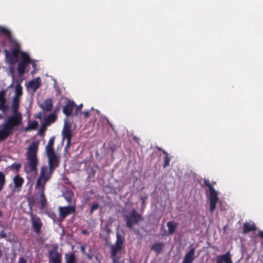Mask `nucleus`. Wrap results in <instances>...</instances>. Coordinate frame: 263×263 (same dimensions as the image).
I'll return each mask as SVG.
<instances>
[{
  "mask_svg": "<svg viewBox=\"0 0 263 263\" xmlns=\"http://www.w3.org/2000/svg\"><path fill=\"white\" fill-rule=\"evenodd\" d=\"M47 215L52 219L54 221H55L57 220V217L56 214L52 211L49 210L46 212Z\"/></svg>",
  "mask_w": 263,
  "mask_h": 263,
  "instance_id": "37",
  "label": "nucleus"
},
{
  "mask_svg": "<svg viewBox=\"0 0 263 263\" xmlns=\"http://www.w3.org/2000/svg\"><path fill=\"white\" fill-rule=\"evenodd\" d=\"M30 221L32 228L34 232L36 234L39 235L43 226V222L41 219L39 217L31 214H30Z\"/></svg>",
  "mask_w": 263,
  "mask_h": 263,
  "instance_id": "8",
  "label": "nucleus"
},
{
  "mask_svg": "<svg viewBox=\"0 0 263 263\" xmlns=\"http://www.w3.org/2000/svg\"><path fill=\"white\" fill-rule=\"evenodd\" d=\"M21 55L22 60L20 62H23L26 64L29 65L31 61L29 55L27 53L23 51H22Z\"/></svg>",
  "mask_w": 263,
  "mask_h": 263,
  "instance_id": "28",
  "label": "nucleus"
},
{
  "mask_svg": "<svg viewBox=\"0 0 263 263\" xmlns=\"http://www.w3.org/2000/svg\"><path fill=\"white\" fill-rule=\"evenodd\" d=\"M34 71H32L31 72V73H32V74H33V73H34Z\"/></svg>",
  "mask_w": 263,
  "mask_h": 263,
  "instance_id": "60",
  "label": "nucleus"
},
{
  "mask_svg": "<svg viewBox=\"0 0 263 263\" xmlns=\"http://www.w3.org/2000/svg\"><path fill=\"white\" fill-rule=\"evenodd\" d=\"M157 148L159 151H161L162 153L164 155L163 157V164H169L172 157L171 155L165 150L162 149L161 147H157Z\"/></svg>",
  "mask_w": 263,
  "mask_h": 263,
  "instance_id": "22",
  "label": "nucleus"
},
{
  "mask_svg": "<svg viewBox=\"0 0 263 263\" xmlns=\"http://www.w3.org/2000/svg\"><path fill=\"white\" fill-rule=\"evenodd\" d=\"M124 218L127 227L130 229H132L134 225H136L143 220L141 215L134 208L128 214L124 215Z\"/></svg>",
  "mask_w": 263,
  "mask_h": 263,
  "instance_id": "4",
  "label": "nucleus"
},
{
  "mask_svg": "<svg viewBox=\"0 0 263 263\" xmlns=\"http://www.w3.org/2000/svg\"><path fill=\"white\" fill-rule=\"evenodd\" d=\"M177 225V223L174 221H170L167 222L166 226L168 228L169 234H173L175 232Z\"/></svg>",
  "mask_w": 263,
  "mask_h": 263,
  "instance_id": "25",
  "label": "nucleus"
},
{
  "mask_svg": "<svg viewBox=\"0 0 263 263\" xmlns=\"http://www.w3.org/2000/svg\"><path fill=\"white\" fill-rule=\"evenodd\" d=\"M11 166H13L16 169H18L21 167V165H11Z\"/></svg>",
  "mask_w": 263,
  "mask_h": 263,
  "instance_id": "55",
  "label": "nucleus"
},
{
  "mask_svg": "<svg viewBox=\"0 0 263 263\" xmlns=\"http://www.w3.org/2000/svg\"><path fill=\"white\" fill-rule=\"evenodd\" d=\"M23 116L18 114H12L8 117L1 125L0 130V142L7 139L22 124Z\"/></svg>",
  "mask_w": 263,
  "mask_h": 263,
  "instance_id": "1",
  "label": "nucleus"
},
{
  "mask_svg": "<svg viewBox=\"0 0 263 263\" xmlns=\"http://www.w3.org/2000/svg\"><path fill=\"white\" fill-rule=\"evenodd\" d=\"M54 141V137H52L49 139L47 145L45 146V152L54 150V148H53Z\"/></svg>",
  "mask_w": 263,
  "mask_h": 263,
  "instance_id": "29",
  "label": "nucleus"
},
{
  "mask_svg": "<svg viewBox=\"0 0 263 263\" xmlns=\"http://www.w3.org/2000/svg\"><path fill=\"white\" fill-rule=\"evenodd\" d=\"M0 226L3 228V226L1 224H0Z\"/></svg>",
  "mask_w": 263,
  "mask_h": 263,
  "instance_id": "61",
  "label": "nucleus"
},
{
  "mask_svg": "<svg viewBox=\"0 0 263 263\" xmlns=\"http://www.w3.org/2000/svg\"><path fill=\"white\" fill-rule=\"evenodd\" d=\"M30 64H31L32 67L35 69L36 66L35 61L31 60Z\"/></svg>",
  "mask_w": 263,
  "mask_h": 263,
  "instance_id": "48",
  "label": "nucleus"
},
{
  "mask_svg": "<svg viewBox=\"0 0 263 263\" xmlns=\"http://www.w3.org/2000/svg\"><path fill=\"white\" fill-rule=\"evenodd\" d=\"M71 125L67 123H65L62 130V135L63 138H69L72 137V130H71Z\"/></svg>",
  "mask_w": 263,
  "mask_h": 263,
  "instance_id": "16",
  "label": "nucleus"
},
{
  "mask_svg": "<svg viewBox=\"0 0 263 263\" xmlns=\"http://www.w3.org/2000/svg\"><path fill=\"white\" fill-rule=\"evenodd\" d=\"M81 252L83 253H85V247L84 246H82L81 247Z\"/></svg>",
  "mask_w": 263,
  "mask_h": 263,
  "instance_id": "54",
  "label": "nucleus"
},
{
  "mask_svg": "<svg viewBox=\"0 0 263 263\" xmlns=\"http://www.w3.org/2000/svg\"><path fill=\"white\" fill-rule=\"evenodd\" d=\"M28 65V64H26L22 62H20L18 63L17 70L18 71V73L20 76H22L24 74L25 69Z\"/></svg>",
  "mask_w": 263,
  "mask_h": 263,
  "instance_id": "24",
  "label": "nucleus"
},
{
  "mask_svg": "<svg viewBox=\"0 0 263 263\" xmlns=\"http://www.w3.org/2000/svg\"><path fill=\"white\" fill-rule=\"evenodd\" d=\"M15 97H17V98H19L20 96L22 95V87L21 85L19 84H17L15 88Z\"/></svg>",
  "mask_w": 263,
  "mask_h": 263,
  "instance_id": "34",
  "label": "nucleus"
},
{
  "mask_svg": "<svg viewBox=\"0 0 263 263\" xmlns=\"http://www.w3.org/2000/svg\"><path fill=\"white\" fill-rule=\"evenodd\" d=\"M58 209L60 221L63 220L68 215L76 212V207L73 205L59 206Z\"/></svg>",
  "mask_w": 263,
  "mask_h": 263,
  "instance_id": "9",
  "label": "nucleus"
},
{
  "mask_svg": "<svg viewBox=\"0 0 263 263\" xmlns=\"http://www.w3.org/2000/svg\"><path fill=\"white\" fill-rule=\"evenodd\" d=\"M76 104L73 101L68 100L64 106L63 112L67 117H70Z\"/></svg>",
  "mask_w": 263,
  "mask_h": 263,
  "instance_id": "13",
  "label": "nucleus"
},
{
  "mask_svg": "<svg viewBox=\"0 0 263 263\" xmlns=\"http://www.w3.org/2000/svg\"><path fill=\"white\" fill-rule=\"evenodd\" d=\"M45 130V126L44 125H42L39 130L40 134H41L42 133H44Z\"/></svg>",
  "mask_w": 263,
  "mask_h": 263,
  "instance_id": "46",
  "label": "nucleus"
},
{
  "mask_svg": "<svg viewBox=\"0 0 263 263\" xmlns=\"http://www.w3.org/2000/svg\"><path fill=\"white\" fill-rule=\"evenodd\" d=\"M256 229L257 228L254 223H250L246 222L243 224V234H247L251 231H255Z\"/></svg>",
  "mask_w": 263,
  "mask_h": 263,
  "instance_id": "18",
  "label": "nucleus"
},
{
  "mask_svg": "<svg viewBox=\"0 0 263 263\" xmlns=\"http://www.w3.org/2000/svg\"><path fill=\"white\" fill-rule=\"evenodd\" d=\"M99 205L98 203H97V202L93 203L90 208V214H92L95 210H97L99 208Z\"/></svg>",
  "mask_w": 263,
  "mask_h": 263,
  "instance_id": "38",
  "label": "nucleus"
},
{
  "mask_svg": "<svg viewBox=\"0 0 263 263\" xmlns=\"http://www.w3.org/2000/svg\"><path fill=\"white\" fill-rule=\"evenodd\" d=\"M38 147V143L33 142L27 148L26 157L28 164H38L39 161L37 158Z\"/></svg>",
  "mask_w": 263,
  "mask_h": 263,
  "instance_id": "5",
  "label": "nucleus"
},
{
  "mask_svg": "<svg viewBox=\"0 0 263 263\" xmlns=\"http://www.w3.org/2000/svg\"><path fill=\"white\" fill-rule=\"evenodd\" d=\"M59 246L58 244H53L51 246V250L48 251V258L49 262L52 263H62V257L60 253L58 252Z\"/></svg>",
  "mask_w": 263,
  "mask_h": 263,
  "instance_id": "7",
  "label": "nucleus"
},
{
  "mask_svg": "<svg viewBox=\"0 0 263 263\" xmlns=\"http://www.w3.org/2000/svg\"><path fill=\"white\" fill-rule=\"evenodd\" d=\"M90 194H93V191H90Z\"/></svg>",
  "mask_w": 263,
  "mask_h": 263,
  "instance_id": "59",
  "label": "nucleus"
},
{
  "mask_svg": "<svg viewBox=\"0 0 263 263\" xmlns=\"http://www.w3.org/2000/svg\"><path fill=\"white\" fill-rule=\"evenodd\" d=\"M76 109L74 112V115H77L79 112L81 111V110H82V107H83V104H81L79 105L78 106L76 105Z\"/></svg>",
  "mask_w": 263,
  "mask_h": 263,
  "instance_id": "39",
  "label": "nucleus"
},
{
  "mask_svg": "<svg viewBox=\"0 0 263 263\" xmlns=\"http://www.w3.org/2000/svg\"><path fill=\"white\" fill-rule=\"evenodd\" d=\"M6 184L5 174L3 172H0V192H1Z\"/></svg>",
  "mask_w": 263,
  "mask_h": 263,
  "instance_id": "31",
  "label": "nucleus"
},
{
  "mask_svg": "<svg viewBox=\"0 0 263 263\" xmlns=\"http://www.w3.org/2000/svg\"><path fill=\"white\" fill-rule=\"evenodd\" d=\"M142 204H144V201H145V198H142Z\"/></svg>",
  "mask_w": 263,
  "mask_h": 263,
  "instance_id": "57",
  "label": "nucleus"
},
{
  "mask_svg": "<svg viewBox=\"0 0 263 263\" xmlns=\"http://www.w3.org/2000/svg\"><path fill=\"white\" fill-rule=\"evenodd\" d=\"M85 255L88 259H89V260L92 259V256L91 255L89 254L88 253H86L85 254Z\"/></svg>",
  "mask_w": 263,
  "mask_h": 263,
  "instance_id": "53",
  "label": "nucleus"
},
{
  "mask_svg": "<svg viewBox=\"0 0 263 263\" xmlns=\"http://www.w3.org/2000/svg\"><path fill=\"white\" fill-rule=\"evenodd\" d=\"M122 249V247L119 245L115 244L111 247L110 257L112 259L113 262L115 263L117 261L116 255L119 251Z\"/></svg>",
  "mask_w": 263,
  "mask_h": 263,
  "instance_id": "15",
  "label": "nucleus"
},
{
  "mask_svg": "<svg viewBox=\"0 0 263 263\" xmlns=\"http://www.w3.org/2000/svg\"><path fill=\"white\" fill-rule=\"evenodd\" d=\"M134 141L139 145H140V139L136 136H133Z\"/></svg>",
  "mask_w": 263,
  "mask_h": 263,
  "instance_id": "45",
  "label": "nucleus"
},
{
  "mask_svg": "<svg viewBox=\"0 0 263 263\" xmlns=\"http://www.w3.org/2000/svg\"><path fill=\"white\" fill-rule=\"evenodd\" d=\"M5 90H2L0 91V101L6 100L5 98Z\"/></svg>",
  "mask_w": 263,
  "mask_h": 263,
  "instance_id": "41",
  "label": "nucleus"
},
{
  "mask_svg": "<svg viewBox=\"0 0 263 263\" xmlns=\"http://www.w3.org/2000/svg\"><path fill=\"white\" fill-rule=\"evenodd\" d=\"M38 126V122L36 121H33L29 122L27 127H25L24 130L25 132L34 130L36 129Z\"/></svg>",
  "mask_w": 263,
  "mask_h": 263,
  "instance_id": "26",
  "label": "nucleus"
},
{
  "mask_svg": "<svg viewBox=\"0 0 263 263\" xmlns=\"http://www.w3.org/2000/svg\"><path fill=\"white\" fill-rule=\"evenodd\" d=\"M41 85L40 78H37L35 80H32L29 82L28 86L31 89L35 90Z\"/></svg>",
  "mask_w": 263,
  "mask_h": 263,
  "instance_id": "21",
  "label": "nucleus"
},
{
  "mask_svg": "<svg viewBox=\"0 0 263 263\" xmlns=\"http://www.w3.org/2000/svg\"><path fill=\"white\" fill-rule=\"evenodd\" d=\"M10 50L4 49L6 59L11 64H15L18 61L19 55L21 53L20 44L12 39L10 40Z\"/></svg>",
  "mask_w": 263,
  "mask_h": 263,
  "instance_id": "2",
  "label": "nucleus"
},
{
  "mask_svg": "<svg viewBox=\"0 0 263 263\" xmlns=\"http://www.w3.org/2000/svg\"><path fill=\"white\" fill-rule=\"evenodd\" d=\"M35 189L37 191L38 194L40 197V202L39 208L40 210L44 209L47 204V201L44 193L45 187L35 186Z\"/></svg>",
  "mask_w": 263,
  "mask_h": 263,
  "instance_id": "11",
  "label": "nucleus"
},
{
  "mask_svg": "<svg viewBox=\"0 0 263 263\" xmlns=\"http://www.w3.org/2000/svg\"><path fill=\"white\" fill-rule=\"evenodd\" d=\"M41 108L45 111H50L53 107V102L51 99H48L45 101L44 105H40Z\"/></svg>",
  "mask_w": 263,
  "mask_h": 263,
  "instance_id": "19",
  "label": "nucleus"
},
{
  "mask_svg": "<svg viewBox=\"0 0 263 263\" xmlns=\"http://www.w3.org/2000/svg\"><path fill=\"white\" fill-rule=\"evenodd\" d=\"M58 165H43L40 175L37 179L35 186L45 187L46 182L51 178V175L56 166Z\"/></svg>",
  "mask_w": 263,
  "mask_h": 263,
  "instance_id": "3",
  "label": "nucleus"
},
{
  "mask_svg": "<svg viewBox=\"0 0 263 263\" xmlns=\"http://www.w3.org/2000/svg\"><path fill=\"white\" fill-rule=\"evenodd\" d=\"M195 248L193 247L185 254L182 263H193L195 257Z\"/></svg>",
  "mask_w": 263,
  "mask_h": 263,
  "instance_id": "14",
  "label": "nucleus"
},
{
  "mask_svg": "<svg viewBox=\"0 0 263 263\" xmlns=\"http://www.w3.org/2000/svg\"><path fill=\"white\" fill-rule=\"evenodd\" d=\"M27 261L24 257H20L17 263H26Z\"/></svg>",
  "mask_w": 263,
  "mask_h": 263,
  "instance_id": "44",
  "label": "nucleus"
},
{
  "mask_svg": "<svg viewBox=\"0 0 263 263\" xmlns=\"http://www.w3.org/2000/svg\"><path fill=\"white\" fill-rule=\"evenodd\" d=\"M106 121H107V124L109 125V126H110L111 129L114 130V125L111 123H110V122L108 120V119H106Z\"/></svg>",
  "mask_w": 263,
  "mask_h": 263,
  "instance_id": "50",
  "label": "nucleus"
},
{
  "mask_svg": "<svg viewBox=\"0 0 263 263\" xmlns=\"http://www.w3.org/2000/svg\"><path fill=\"white\" fill-rule=\"evenodd\" d=\"M65 139H66V140H67L66 145V146L65 147V148H64L65 151H66L67 148H68V147L70 145L71 137H70L69 139L68 138H65Z\"/></svg>",
  "mask_w": 263,
  "mask_h": 263,
  "instance_id": "42",
  "label": "nucleus"
},
{
  "mask_svg": "<svg viewBox=\"0 0 263 263\" xmlns=\"http://www.w3.org/2000/svg\"><path fill=\"white\" fill-rule=\"evenodd\" d=\"M4 118V115L3 114H0V119H2Z\"/></svg>",
  "mask_w": 263,
  "mask_h": 263,
  "instance_id": "56",
  "label": "nucleus"
},
{
  "mask_svg": "<svg viewBox=\"0 0 263 263\" xmlns=\"http://www.w3.org/2000/svg\"><path fill=\"white\" fill-rule=\"evenodd\" d=\"M83 199H84V202L85 203H87L89 201L90 198H89V197H85L83 198Z\"/></svg>",
  "mask_w": 263,
  "mask_h": 263,
  "instance_id": "51",
  "label": "nucleus"
},
{
  "mask_svg": "<svg viewBox=\"0 0 263 263\" xmlns=\"http://www.w3.org/2000/svg\"><path fill=\"white\" fill-rule=\"evenodd\" d=\"M19 103V98H17V97H14L12 101V114H18L20 116H22L21 112L18 111Z\"/></svg>",
  "mask_w": 263,
  "mask_h": 263,
  "instance_id": "17",
  "label": "nucleus"
},
{
  "mask_svg": "<svg viewBox=\"0 0 263 263\" xmlns=\"http://www.w3.org/2000/svg\"><path fill=\"white\" fill-rule=\"evenodd\" d=\"M82 234L84 235H88L89 233L87 230H83L81 232Z\"/></svg>",
  "mask_w": 263,
  "mask_h": 263,
  "instance_id": "52",
  "label": "nucleus"
},
{
  "mask_svg": "<svg viewBox=\"0 0 263 263\" xmlns=\"http://www.w3.org/2000/svg\"><path fill=\"white\" fill-rule=\"evenodd\" d=\"M66 263H77V259L73 253L66 254L65 255Z\"/></svg>",
  "mask_w": 263,
  "mask_h": 263,
  "instance_id": "23",
  "label": "nucleus"
},
{
  "mask_svg": "<svg viewBox=\"0 0 263 263\" xmlns=\"http://www.w3.org/2000/svg\"><path fill=\"white\" fill-rule=\"evenodd\" d=\"M15 188H20L23 185L24 180L19 175H16L13 179Z\"/></svg>",
  "mask_w": 263,
  "mask_h": 263,
  "instance_id": "20",
  "label": "nucleus"
},
{
  "mask_svg": "<svg viewBox=\"0 0 263 263\" xmlns=\"http://www.w3.org/2000/svg\"><path fill=\"white\" fill-rule=\"evenodd\" d=\"M216 263H233L232 255L230 252L218 255L216 258Z\"/></svg>",
  "mask_w": 263,
  "mask_h": 263,
  "instance_id": "12",
  "label": "nucleus"
},
{
  "mask_svg": "<svg viewBox=\"0 0 263 263\" xmlns=\"http://www.w3.org/2000/svg\"><path fill=\"white\" fill-rule=\"evenodd\" d=\"M0 34L6 35L9 37V40L11 39V33L10 31L4 27L0 26Z\"/></svg>",
  "mask_w": 263,
  "mask_h": 263,
  "instance_id": "33",
  "label": "nucleus"
},
{
  "mask_svg": "<svg viewBox=\"0 0 263 263\" xmlns=\"http://www.w3.org/2000/svg\"><path fill=\"white\" fill-rule=\"evenodd\" d=\"M6 100L0 101V110L4 114L6 112L8 108V106L6 104Z\"/></svg>",
  "mask_w": 263,
  "mask_h": 263,
  "instance_id": "35",
  "label": "nucleus"
},
{
  "mask_svg": "<svg viewBox=\"0 0 263 263\" xmlns=\"http://www.w3.org/2000/svg\"><path fill=\"white\" fill-rule=\"evenodd\" d=\"M12 164L15 165V164H20V163H13Z\"/></svg>",
  "mask_w": 263,
  "mask_h": 263,
  "instance_id": "58",
  "label": "nucleus"
},
{
  "mask_svg": "<svg viewBox=\"0 0 263 263\" xmlns=\"http://www.w3.org/2000/svg\"><path fill=\"white\" fill-rule=\"evenodd\" d=\"M160 156V154H159L156 152H153L151 155V157L153 158V160L151 162L154 164L158 163L159 160Z\"/></svg>",
  "mask_w": 263,
  "mask_h": 263,
  "instance_id": "36",
  "label": "nucleus"
},
{
  "mask_svg": "<svg viewBox=\"0 0 263 263\" xmlns=\"http://www.w3.org/2000/svg\"><path fill=\"white\" fill-rule=\"evenodd\" d=\"M48 158V164H59L61 161V157L54 150L46 152Z\"/></svg>",
  "mask_w": 263,
  "mask_h": 263,
  "instance_id": "10",
  "label": "nucleus"
},
{
  "mask_svg": "<svg viewBox=\"0 0 263 263\" xmlns=\"http://www.w3.org/2000/svg\"><path fill=\"white\" fill-rule=\"evenodd\" d=\"M57 116L53 113L50 114L45 120V125H49L54 122L57 119Z\"/></svg>",
  "mask_w": 263,
  "mask_h": 263,
  "instance_id": "27",
  "label": "nucleus"
},
{
  "mask_svg": "<svg viewBox=\"0 0 263 263\" xmlns=\"http://www.w3.org/2000/svg\"><path fill=\"white\" fill-rule=\"evenodd\" d=\"M116 237H117V240H116L115 244L122 247L123 243L124 241V236L120 234L119 232H117Z\"/></svg>",
  "mask_w": 263,
  "mask_h": 263,
  "instance_id": "32",
  "label": "nucleus"
},
{
  "mask_svg": "<svg viewBox=\"0 0 263 263\" xmlns=\"http://www.w3.org/2000/svg\"><path fill=\"white\" fill-rule=\"evenodd\" d=\"M204 184L209 187L210 195V212L213 213L218 202V193L211 184L209 180L204 179Z\"/></svg>",
  "mask_w": 263,
  "mask_h": 263,
  "instance_id": "6",
  "label": "nucleus"
},
{
  "mask_svg": "<svg viewBox=\"0 0 263 263\" xmlns=\"http://www.w3.org/2000/svg\"><path fill=\"white\" fill-rule=\"evenodd\" d=\"M163 247L162 243L157 242L152 246V250L155 251L156 253H160L162 250Z\"/></svg>",
  "mask_w": 263,
  "mask_h": 263,
  "instance_id": "30",
  "label": "nucleus"
},
{
  "mask_svg": "<svg viewBox=\"0 0 263 263\" xmlns=\"http://www.w3.org/2000/svg\"><path fill=\"white\" fill-rule=\"evenodd\" d=\"M82 114L84 115V118H87L89 116V112L88 111H84Z\"/></svg>",
  "mask_w": 263,
  "mask_h": 263,
  "instance_id": "49",
  "label": "nucleus"
},
{
  "mask_svg": "<svg viewBox=\"0 0 263 263\" xmlns=\"http://www.w3.org/2000/svg\"><path fill=\"white\" fill-rule=\"evenodd\" d=\"M7 237V234L5 232L4 230H3L0 232V239L1 238H6Z\"/></svg>",
  "mask_w": 263,
  "mask_h": 263,
  "instance_id": "43",
  "label": "nucleus"
},
{
  "mask_svg": "<svg viewBox=\"0 0 263 263\" xmlns=\"http://www.w3.org/2000/svg\"><path fill=\"white\" fill-rule=\"evenodd\" d=\"M36 166L37 165H26V168L28 167V168L32 172H36L37 169H36Z\"/></svg>",
  "mask_w": 263,
  "mask_h": 263,
  "instance_id": "40",
  "label": "nucleus"
},
{
  "mask_svg": "<svg viewBox=\"0 0 263 263\" xmlns=\"http://www.w3.org/2000/svg\"><path fill=\"white\" fill-rule=\"evenodd\" d=\"M258 235L260 238L263 239V231H259Z\"/></svg>",
  "mask_w": 263,
  "mask_h": 263,
  "instance_id": "47",
  "label": "nucleus"
}]
</instances>
